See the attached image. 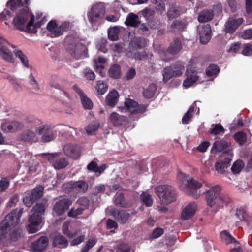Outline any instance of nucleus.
I'll list each match as a JSON object with an SVG mask.
<instances>
[{"mask_svg": "<svg viewBox=\"0 0 252 252\" xmlns=\"http://www.w3.org/2000/svg\"><path fill=\"white\" fill-rule=\"evenodd\" d=\"M180 14V8L175 5H172L167 11V16L170 19L177 18Z\"/></svg>", "mask_w": 252, "mask_h": 252, "instance_id": "nucleus-40", "label": "nucleus"}, {"mask_svg": "<svg viewBox=\"0 0 252 252\" xmlns=\"http://www.w3.org/2000/svg\"><path fill=\"white\" fill-rule=\"evenodd\" d=\"M66 49L70 55L76 59L85 57V47L80 43V39L76 34L66 36L65 38Z\"/></svg>", "mask_w": 252, "mask_h": 252, "instance_id": "nucleus-4", "label": "nucleus"}, {"mask_svg": "<svg viewBox=\"0 0 252 252\" xmlns=\"http://www.w3.org/2000/svg\"><path fill=\"white\" fill-rule=\"evenodd\" d=\"M48 239L46 236H42L36 241L32 243L31 249L34 252H41L44 250L48 245Z\"/></svg>", "mask_w": 252, "mask_h": 252, "instance_id": "nucleus-19", "label": "nucleus"}, {"mask_svg": "<svg viewBox=\"0 0 252 252\" xmlns=\"http://www.w3.org/2000/svg\"><path fill=\"white\" fill-rule=\"evenodd\" d=\"M45 208L43 203H39L31 211L27 227L29 233H34L39 230V225L42 221L41 216L44 212Z\"/></svg>", "mask_w": 252, "mask_h": 252, "instance_id": "nucleus-6", "label": "nucleus"}, {"mask_svg": "<svg viewBox=\"0 0 252 252\" xmlns=\"http://www.w3.org/2000/svg\"><path fill=\"white\" fill-rule=\"evenodd\" d=\"M73 89L79 95L83 107L86 109H92L93 107V104L91 100L76 85L73 86Z\"/></svg>", "mask_w": 252, "mask_h": 252, "instance_id": "nucleus-21", "label": "nucleus"}, {"mask_svg": "<svg viewBox=\"0 0 252 252\" xmlns=\"http://www.w3.org/2000/svg\"><path fill=\"white\" fill-rule=\"evenodd\" d=\"M197 206L194 202L189 203L183 210L181 214V219L187 220L193 216L196 211Z\"/></svg>", "mask_w": 252, "mask_h": 252, "instance_id": "nucleus-23", "label": "nucleus"}, {"mask_svg": "<svg viewBox=\"0 0 252 252\" xmlns=\"http://www.w3.org/2000/svg\"><path fill=\"white\" fill-rule=\"evenodd\" d=\"M23 127L24 124L18 121L6 122L1 125V129L5 133L14 132Z\"/></svg>", "mask_w": 252, "mask_h": 252, "instance_id": "nucleus-18", "label": "nucleus"}, {"mask_svg": "<svg viewBox=\"0 0 252 252\" xmlns=\"http://www.w3.org/2000/svg\"><path fill=\"white\" fill-rule=\"evenodd\" d=\"M8 46H11L14 49L15 48L14 46L10 44L5 39L0 38V55L4 60L12 63L14 62V58L12 52L8 49Z\"/></svg>", "mask_w": 252, "mask_h": 252, "instance_id": "nucleus-14", "label": "nucleus"}, {"mask_svg": "<svg viewBox=\"0 0 252 252\" xmlns=\"http://www.w3.org/2000/svg\"><path fill=\"white\" fill-rule=\"evenodd\" d=\"M53 245L59 248H64L67 246V240L62 235H57L54 238Z\"/></svg>", "mask_w": 252, "mask_h": 252, "instance_id": "nucleus-38", "label": "nucleus"}, {"mask_svg": "<svg viewBox=\"0 0 252 252\" xmlns=\"http://www.w3.org/2000/svg\"><path fill=\"white\" fill-rule=\"evenodd\" d=\"M54 126L46 123L41 125L35 129L37 134L41 135V140L43 142H49L54 140L57 135V131L54 130Z\"/></svg>", "mask_w": 252, "mask_h": 252, "instance_id": "nucleus-9", "label": "nucleus"}, {"mask_svg": "<svg viewBox=\"0 0 252 252\" xmlns=\"http://www.w3.org/2000/svg\"><path fill=\"white\" fill-rule=\"evenodd\" d=\"M155 191L162 204L168 205L176 199L175 190L171 186L168 185L158 186L155 188Z\"/></svg>", "mask_w": 252, "mask_h": 252, "instance_id": "nucleus-7", "label": "nucleus"}, {"mask_svg": "<svg viewBox=\"0 0 252 252\" xmlns=\"http://www.w3.org/2000/svg\"><path fill=\"white\" fill-rule=\"evenodd\" d=\"M194 111V104L192 105L183 116L182 121L184 124H189L191 121Z\"/></svg>", "mask_w": 252, "mask_h": 252, "instance_id": "nucleus-46", "label": "nucleus"}, {"mask_svg": "<svg viewBox=\"0 0 252 252\" xmlns=\"http://www.w3.org/2000/svg\"><path fill=\"white\" fill-rule=\"evenodd\" d=\"M156 90V85L153 83L150 84L149 86L143 91V95L147 98H151L154 96Z\"/></svg>", "mask_w": 252, "mask_h": 252, "instance_id": "nucleus-39", "label": "nucleus"}, {"mask_svg": "<svg viewBox=\"0 0 252 252\" xmlns=\"http://www.w3.org/2000/svg\"><path fill=\"white\" fill-rule=\"evenodd\" d=\"M158 54L162 60L168 61L171 59V55L177 54L182 49L181 41L179 39H175L170 45L168 50L159 46Z\"/></svg>", "mask_w": 252, "mask_h": 252, "instance_id": "nucleus-10", "label": "nucleus"}, {"mask_svg": "<svg viewBox=\"0 0 252 252\" xmlns=\"http://www.w3.org/2000/svg\"><path fill=\"white\" fill-rule=\"evenodd\" d=\"M219 72L220 69L217 65L211 64L207 68L206 74L208 77H216Z\"/></svg>", "mask_w": 252, "mask_h": 252, "instance_id": "nucleus-47", "label": "nucleus"}, {"mask_svg": "<svg viewBox=\"0 0 252 252\" xmlns=\"http://www.w3.org/2000/svg\"><path fill=\"white\" fill-rule=\"evenodd\" d=\"M242 54L244 56H250L252 54V45L246 44L244 45Z\"/></svg>", "mask_w": 252, "mask_h": 252, "instance_id": "nucleus-63", "label": "nucleus"}, {"mask_svg": "<svg viewBox=\"0 0 252 252\" xmlns=\"http://www.w3.org/2000/svg\"><path fill=\"white\" fill-rule=\"evenodd\" d=\"M125 53L127 57L138 60H144L147 56L145 52H139L135 50H126Z\"/></svg>", "mask_w": 252, "mask_h": 252, "instance_id": "nucleus-36", "label": "nucleus"}, {"mask_svg": "<svg viewBox=\"0 0 252 252\" xmlns=\"http://www.w3.org/2000/svg\"><path fill=\"white\" fill-rule=\"evenodd\" d=\"M23 212V209L22 208L18 211L15 209L5 217L4 220L0 223V237L1 239L6 238L7 234L11 230V227L19 223L20 219Z\"/></svg>", "mask_w": 252, "mask_h": 252, "instance_id": "nucleus-3", "label": "nucleus"}, {"mask_svg": "<svg viewBox=\"0 0 252 252\" xmlns=\"http://www.w3.org/2000/svg\"><path fill=\"white\" fill-rule=\"evenodd\" d=\"M224 129L222 126L220 124H213L210 129V133L214 135H218L221 132H224Z\"/></svg>", "mask_w": 252, "mask_h": 252, "instance_id": "nucleus-54", "label": "nucleus"}, {"mask_svg": "<svg viewBox=\"0 0 252 252\" xmlns=\"http://www.w3.org/2000/svg\"><path fill=\"white\" fill-rule=\"evenodd\" d=\"M69 223L65 221L63 225V232L69 238H73L78 234V232H71L68 230Z\"/></svg>", "mask_w": 252, "mask_h": 252, "instance_id": "nucleus-53", "label": "nucleus"}, {"mask_svg": "<svg viewBox=\"0 0 252 252\" xmlns=\"http://www.w3.org/2000/svg\"><path fill=\"white\" fill-rule=\"evenodd\" d=\"M48 35L54 38L61 35V30L55 20L50 21L47 25Z\"/></svg>", "mask_w": 252, "mask_h": 252, "instance_id": "nucleus-22", "label": "nucleus"}, {"mask_svg": "<svg viewBox=\"0 0 252 252\" xmlns=\"http://www.w3.org/2000/svg\"><path fill=\"white\" fill-rule=\"evenodd\" d=\"M9 182L6 178H2L0 181V192H3L8 187Z\"/></svg>", "mask_w": 252, "mask_h": 252, "instance_id": "nucleus-62", "label": "nucleus"}, {"mask_svg": "<svg viewBox=\"0 0 252 252\" xmlns=\"http://www.w3.org/2000/svg\"><path fill=\"white\" fill-rule=\"evenodd\" d=\"M140 23V21L138 16L133 13H130L127 16L126 20L125 22V23L126 26L133 27H139Z\"/></svg>", "mask_w": 252, "mask_h": 252, "instance_id": "nucleus-32", "label": "nucleus"}, {"mask_svg": "<svg viewBox=\"0 0 252 252\" xmlns=\"http://www.w3.org/2000/svg\"><path fill=\"white\" fill-rule=\"evenodd\" d=\"M120 32L119 28L117 27H114L109 28L108 32V38L112 41H116L119 38Z\"/></svg>", "mask_w": 252, "mask_h": 252, "instance_id": "nucleus-41", "label": "nucleus"}, {"mask_svg": "<svg viewBox=\"0 0 252 252\" xmlns=\"http://www.w3.org/2000/svg\"><path fill=\"white\" fill-rule=\"evenodd\" d=\"M14 52L16 57L19 59L23 65L27 68L29 67L28 60L26 56L21 50L17 49H15Z\"/></svg>", "mask_w": 252, "mask_h": 252, "instance_id": "nucleus-45", "label": "nucleus"}, {"mask_svg": "<svg viewBox=\"0 0 252 252\" xmlns=\"http://www.w3.org/2000/svg\"><path fill=\"white\" fill-rule=\"evenodd\" d=\"M229 144L223 140L216 141L212 148V152L223 151L225 152V149L229 146Z\"/></svg>", "mask_w": 252, "mask_h": 252, "instance_id": "nucleus-34", "label": "nucleus"}, {"mask_svg": "<svg viewBox=\"0 0 252 252\" xmlns=\"http://www.w3.org/2000/svg\"><path fill=\"white\" fill-rule=\"evenodd\" d=\"M115 203L117 206L122 207H128V205L125 202L124 195L121 192H117L115 197Z\"/></svg>", "mask_w": 252, "mask_h": 252, "instance_id": "nucleus-43", "label": "nucleus"}, {"mask_svg": "<svg viewBox=\"0 0 252 252\" xmlns=\"http://www.w3.org/2000/svg\"><path fill=\"white\" fill-rule=\"evenodd\" d=\"M140 13L146 19H149L155 14V12L153 10L147 7L141 10Z\"/></svg>", "mask_w": 252, "mask_h": 252, "instance_id": "nucleus-60", "label": "nucleus"}, {"mask_svg": "<svg viewBox=\"0 0 252 252\" xmlns=\"http://www.w3.org/2000/svg\"><path fill=\"white\" fill-rule=\"evenodd\" d=\"M96 243V239L94 238L89 239L82 247L81 252H88Z\"/></svg>", "mask_w": 252, "mask_h": 252, "instance_id": "nucleus-55", "label": "nucleus"}, {"mask_svg": "<svg viewBox=\"0 0 252 252\" xmlns=\"http://www.w3.org/2000/svg\"><path fill=\"white\" fill-rule=\"evenodd\" d=\"M23 233L21 229L15 230L12 233L9 234V238L13 241H15L18 238L22 237Z\"/></svg>", "mask_w": 252, "mask_h": 252, "instance_id": "nucleus-59", "label": "nucleus"}, {"mask_svg": "<svg viewBox=\"0 0 252 252\" xmlns=\"http://www.w3.org/2000/svg\"><path fill=\"white\" fill-rule=\"evenodd\" d=\"M130 248L126 244H120L117 248V252H129Z\"/></svg>", "mask_w": 252, "mask_h": 252, "instance_id": "nucleus-64", "label": "nucleus"}, {"mask_svg": "<svg viewBox=\"0 0 252 252\" xmlns=\"http://www.w3.org/2000/svg\"><path fill=\"white\" fill-rule=\"evenodd\" d=\"M63 188L66 192L74 191L79 193H85L88 189V185L84 181H71L64 184Z\"/></svg>", "mask_w": 252, "mask_h": 252, "instance_id": "nucleus-13", "label": "nucleus"}, {"mask_svg": "<svg viewBox=\"0 0 252 252\" xmlns=\"http://www.w3.org/2000/svg\"><path fill=\"white\" fill-rule=\"evenodd\" d=\"M83 210L81 207L77 209L72 208L68 212V215L71 217L76 218L82 213Z\"/></svg>", "mask_w": 252, "mask_h": 252, "instance_id": "nucleus-61", "label": "nucleus"}, {"mask_svg": "<svg viewBox=\"0 0 252 252\" xmlns=\"http://www.w3.org/2000/svg\"><path fill=\"white\" fill-rule=\"evenodd\" d=\"M63 151L67 156L73 159H77L80 155L78 149L74 145L66 144L63 148Z\"/></svg>", "mask_w": 252, "mask_h": 252, "instance_id": "nucleus-27", "label": "nucleus"}, {"mask_svg": "<svg viewBox=\"0 0 252 252\" xmlns=\"http://www.w3.org/2000/svg\"><path fill=\"white\" fill-rule=\"evenodd\" d=\"M109 74L112 78H119L121 75L120 66L116 64L112 65L109 70Z\"/></svg>", "mask_w": 252, "mask_h": 252, "instance_id": "nucleus-42", "label": "nucleus"}, {"mask_svg": "<svg viewBox=\"0 0 252 252\" xmlns=\"http://www.w3.org/2000/svg\"><path fill=\"white\" fill-rule=\"evenodd\" d=\"M59 153H42L40 155L47 156V159L51 163L52 166L57 170L65 168L68 164L67 160L63 158L60 157Z\"/></svg>", "mask_w": 252, "mask_h": 252, "instance_id": "nucleus-12", "label": "nucleus"}, {"mask_svg": "<svg viewBox=\"0 0 252 252\" xmlns=\"http://www.w3.org/2000/svg\"><path fill=\"white\" fill-rule=\"evenodd\" d=\"M244 167V162L240 160L236 161L231 168V171L234 174L239 173Z\"/></svg>", "mask_w": 252, "mask_h": 252, "instance_id": "nucleus-49", "label": "nucleus"}, {"mask_svg": "<svg viewBox=\"0 0 252 252\" xmlns=\"http://www.w3.org/2000/svg\"><path fill=\"white\" fill-rule=\"evenodd\" d=\"M200 35V42L205 44L207 43L211 39V29L209 24L203 25L198 30Z\"/></svg>", "mask_w": 252, "mask_h": 252, "instance_id": "nucleus-20", "label": "nucleus"}, {"mask_svg": "<svg viewBox=\"0 0 252 252\" xmlns=\"http://www.w3.org/2000/svg\"><path fill=\"white\" fill-rule=\"evenodd\" d=\"M220 235L221 239L227 244L234 243L235 245L236 244V242H238L234 237L225 230L221 231Z\"/></svg>", "mask_w": 252, "mask_h": 252, "instance_id": "nucleus-44", "label": "nucleus"}, {"mask_svg": "<svg viewBox=\"0 0 252 252\" xmlns=\"http://www.w3.org/2000/svg\"><path fill=\"white\" fill-rule=\"evenodd\" d=\"M32 158V155L30 153L24 152L20 158L19 161L23 163L25 166L29 167L30 170H32V165L33 161Z\"/></svg>", "mask_w": 252, "mask_h": 252, "instance_id": "nucleus-33", "label": "nucleus"}, {"mask_svg": "<svg viewBox=\"0 0 252 252\" xmlns=\"http://www.w3.org/2000/svg\"><path fill=\"white\" fill-rule=\"evenodd\" d=\"M187 78L184 80L183 86L185 88L191 87L198 79L199 76L194 67L189 65L187 68Z\"/></svg>", "mask_w": 252, "mask_h": 252, "instance_id": "nucleus-15", "label": "nucleus"}, {"mask_svg": "<svg viewBox=\"0 0 252 252\" xmlns=\"http://www.w3.org/2000/svg\"><path fill=\"white\" fill-rule=\"evenodd\" d=\"M184 69V66L181 62H177L172 66L165 68L163 71L164 81L166 82L171 77L181 76Z\"/></svg>", "mask_w": 252, "mask_h": 252, "instance_id": "nucleus-11", "label": "nucleus"}, {"mask_svg": "<svg viewBox=\"0 0 252 252\" xmlns=\"http://www.w3.org/2000/svg\"><path fill=\"white\" fill-rule=\"evenodd\" d=\"M118 110L122 113H127L130 120H137L146 111V107L139 105L135 100L127 98L124 102V106L118 107Z\"/></svg>", "mask_w": 252, "mask_h": 252, "instance_id": "nucleus-5", "label": "nucleus"}, {"mask_svg": "<svg viewBox=\"0 0 252 252\" xmlns=\"http://www.w3.org/2000/svg\"><path fill=\"white\" fill-rule=\"evenodd\" d=\"M119 96V93L116 90H113L110 91L106 96V104L110 107H114L118 101Z\"/></svg>", "mask_w": 252, "mask_h": 252, "instance_id": "nucleus-30", "label": "nucleus"}, {"mask_svg": "<svg viewBox=\"0 0 252 252\" xmlns=\"http://www.w3.org/2000/svg\"><path fill=\"white\" fill-rule=\"evenodd\" d=\"M105 62L106 60L105 58L100 57L94 60V68L96 72L99 73L102 77L104 76L106 74V71L104 69V63Z\"/></svg>", "mask_w": 252, "mask_h": 252, "instance_id": "nucleus-29", "label": "nucleus"}, {"mask_svg": "<svg viewBox=\"0 0 252 252\" xmlns=\"http://www.w3.org/2000/svg\"><path fill=\"white\" fill-rule=\"evenodd\" d=\"M28 82L31 86L30 88L33 93L38 94L41 92L42 90L40 87L32 74H30L29 76Z\"/></svg>", "mask_w": 252, "mask_h": 252, "instance_id": "nucleus-35", "label": "nucleus"}, {"mask_svg": "<svg viewBox=\"0 0 252 252\" xmlns=\"http://www.w3.org/2000/svg\"><path fill=\"white\" fill-rule=\"evenodd\" d=\"M146 41L141 37H134L132 38L129 43V47L127 50L133 51L138 48L145 47Z\"/></svg>", "mask_w": 252, "mask_h": 252, "instance_id": "nucleus-31", "label": "nucleus"}, {"mask_svg": "<svg viewBox=\"0 0 252 252\" xmlns=\"http://www.w3.org/2000/svg\"><path fill=\"white\" fill-rule=\"evenodd\" d=\"M22 0H10L7 3V6L12 11L18 10V13L13 20V24L16 28L22 31L28 32H34V28H31L32 22L34 15L29 12L28 7H23Z\"/></svg>", "mask_w": 252, "mask_h": 252, "instance_id": "nucleus-2", "label": "nucleus"}, {"mask_svg": "<svg viewBox=\"0 0 252 252\" xmlns=\"http://www.w3.org/2000/svg\"><path fill=\"white\" fill-rule=\"evenodd\" d=\"M99 125L98 123H91L86 127V131L88 135H93L98 130Z\"/></svg>", "mask_w": 252, "mask_h": 252, "instance_id": "nucleus-56", "label": "nucleus"}, {"mask_svg": "<svg viewBox=\"0 0 252 252\" xmlns=\"http://www.w3.org/2000/svg\"><path fill=\"white\" fill-rule=\"evenodd\" d=\"M36 134V132L35 133L32 129H28L23 131L21 134L20 138L22 141L28 143L36 142L38 140Z\"/></svg>", "mask_w": 252, "mask_h": 252, "instance_id": "nucleus-26", "label": "nucleus"}, {"mask_svg": "<svg viewBox=\"0 0 252 252\" xmlns=\"http://www.w3.org/2000/svg\"><path fill=\"white\" fill-rule=\"evenodd\" d=\"M231 161V159L229 158H221L215 164L216 170L218 173H224L225 172V170L230 166Z\"/></svg>", "mask_w": 252, "mask_h": 252, "instance_id": "nucleus-25", "label": "nucleus"}, {"mask_svg": "<svg viewBox=\"0 0 252 252\" xmlns=\"http://www.w3.org/2000/svg\"><path fill=\"white\" fill-rule=\"evenodd\" d=\"M112 215L120 223H124L128 220L129 214L125 211H119L118 209H114L111 212Z\"/></svg>", "mask_w": 252, "mask_h": 252, "instance_id": "nucleus-28", "label": "nucleus"}, {"mask_svg": "<svg viewBox=\"0 0 252 252\" xmlns=\"http://www.w3.org/2000/svg\"><path fill=\"white\" fill-rule=\"evenodd\" d=\"M43 193V187L39 186L34 188L32 191L31 195L35 201L38 198H40Z\"/></svg>", "mask_w": 252, "mask_h": 252, "instance_id": "nucleus-52", "label": "nucleus"}, {"mask_svg": "<svg viewBox=\"0 0 252 252\" xmlns=\"http://www.w3.org/2000/svg\"><path fill=\"white\" fill-rule=\"evenodd\" d=\"M234 138L238 143L242 145L246 141V135L243 132H238L235 134Z\"/></svg>", "mask_w": 252, "mask_h": 252, "instance_id": "nucleus-57", "label": "nucleus"}, {"mask_svg": "<svg viewBox=\"0 0 252 252\" xmlns=\"http://www.w3.org/2000/svg\"><path fill=\"white\" fill-rule=\"evenodd\" d=\"M75 232H78V234L75 236L76 238H74L71 241L70 243L71 246H77L83 242L85 239V234H82L80 230H77Z\"/></svg>", "mask_w": 252, "mask_h": 252, "instance_id": "nucleus-48", "label": "nucleus"}, {"mask_svg": "<svg viewBox=\"0 0 252 252\" xmlns=\"http://www.w3.org/2000/svg\"><path fill=\"white\" fill-rule=\"evenodd\" d=\"M166 0H153V3L155 5L157 10L162 13L165 10Z\"/></svg>", "mask_w": 252, "mask_h": 252, "instance_id": "nucleus-51", "label": "nucleus"}, {"mask_svg": "<svg viewBox=\"0 0 252 252\" xmlns=\"http://www.w3.org/2000/svg\"><path fill=\"white\" fill-rule=\"evenodd\" d=\"M72 201L68 198H64L58 200L54 206L53 210L58 215H61L66 212Z\"/></svg>", "mask_w": 252, "mask_h": 252, "instance_id": "nucleus-16", "label": "nucleus"}, {"mask_svg": "<svg viewBox=\"0 0 252 252\" xmlns=\"http://www.w3.org/2000/svg\"><path fill=\"white\" fill-rule=\"evenodd\" d=\"M140 197L141 200L146 206L150 207L152 206L153 204V199L150 194L147 192H143Z\"/></svg>", "mask_w": 252, "mask_h": 252, "instance_id": "nucleus-50", "label": "nucleus"}, {"mask_svg": "<svg viewBox=\"0 0 252 252\" xmlns=\"http://www.w3.org/2000/svg\"><path fill=\"white\" fill-rule=\"evenodd\" d=\"M178 178L180 180L179 188L185 193L195 198L201 194L207 193V202L210 207L216 206L221 208L227 204L226 199L220 194L221 189L220 186H212L209 188L206 183H204L203 185L183 173H180Z\"/></svg>", "mask_w": 252, "mask_h": 252, "instance_id": "nucleus-1", "label": "nucleus"}, {"mask_svg": "<svg viewBox=\"0 0 252 252\" xmlns=\"http://www.w3.org/2000/svg\"><path fill=\"white\" fill-rule=\"evenodd\" d=\"M243 22L242 18H229L225 24V32L226 33H232Z\"/></svg>", "mask_w": 252, "mask_h": 252, "instance_id": "nucleus-17", "label": "nucleus"}, {"mask_svg": "<svg viewBox=\"0 0 252 252\" xmlns=\"http://www.w3.org/2000/svg\"><path fill=\"white\" fill-rule=\"evenodd\" d=\"M110 122L115 126L126 125L127 120L125 116L120 115L116 112H113L109 116Z\"/></svg>", "mask_w": 252, "mask_h": 252, "instance_id": "nucleus-24", "label": "nucleus"}, {"mask_svg": "<svg viewBox=\"0 0 252 252\" xmlns=\"http://www.w3.org/2000/svg\"><path fill=\"white\" fill-rule=\"evenodd\" d=\"M213 13L211 10H204L198 15V19L200 22H207L212 19Z\"/></svg>", "mask_w": 252, "mask_h": 252, "instance_id": "nucleus-37", "label": "nucleus"}, {"mask_svg": "<svg viewBox=\"0 0 252 252\" xmlns=\"http://www.w3.org/2000/svg\"><path fill=\"white\" fill-rule=\"evenodd\" d=\"M106 13L105 6L104 3H98L93 5L88 10L87 14L89 22L93 25L102 20Z\"/></svg>", "mask_w": 252, "mask_h": 252, "instance_id": "nucleus-8", "label": "nucleus"}, {"mask_svg": "<svg viewBox=\"0 0 252 252\" xmlns=\"http://www.w3.org/2000/svg\"><path fill=\"white\" fill-rule=\"evenodd\" d=\"M98 93L100 94H103L107 90V86L103 81H97V85L96 87Z\"/></svg>", "mask_w": 252, "mask_h": 252, "instance_id": "nucleus-58", "label": "nucleus"}]
</instances>
